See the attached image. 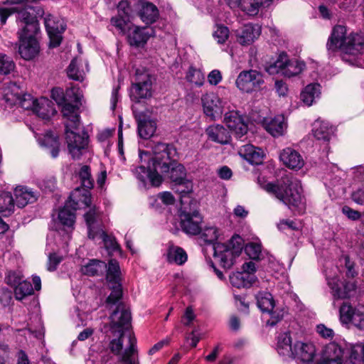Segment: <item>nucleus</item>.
<instances>
[{
	"label": "nucleus",
	"mask_w": 364,
	"mask_h": 364,
	"mask_svg": "<svg viewBox=\"0 0 364 364\" xmlns=\"http://www.w3.org/2000/svg\"><path fill=\"white\" fill-rule=\"evenodd\" d=\"M15 203L19 208H23L28 203H33L37 200V194L31 189L19 186L14 190Z\"/></svg>",
	"instance_id": "31"
},
{
	"label": "nucleus",
	"mask_w": 364,
	"mask_h": 364,
	"mask_svg": "<svg viewBox=\"0 0 364 364\" xmlns=\"http://www.w3.org/2000/svg\"><path fill=\"white\" fill-rule=\"evenodd\" d=\"M271 179L272 172L269 168L262 170L258 176L259 185L269 193H273V185Z\"/></svg>",
	"instance_id": "46"
},
{
	"label": "nucleus",
	"mask_w": 364,
	"mask_h": 364,
	"mask_svg": "<svg viewBox=\"0 0 364 364\" xmlns=\"http://www.w3.org/2000/svg\"><path fill=\"white\" fill-rule=\"evenodd\" d=\"M313 132L317 139L328 141L333 135L334 129L327 122L316 121L314 124Z\"/></svg>",
	"instance_id": "37"
},
{
	"label": "nucleus",
	"mask_w": 364,
	"mask_h": 364,
	"mask_svg": "<svg viewBox=\"0 0 364 364\" xmlns=\"http://www.w3.org/2000/svg\"><path fill=\"white\" fill-rule=\"evenodd\" d=\"M328 284L332 290L334 297L344 299L353 295L355 291L356 285L354 282L349 281L340 287L339 279L337 277L329 278L327 277Z\"/></svg>",
	"instance_id": "21"
},
{
	"label": "nucleus",
	"mask_w": 364,
	"mask_h": 364,
	"mask_svg": "<svg viewBox=\"0 0 364 364\" xmlns=\"http://www.w3.org/2000/svg\"><path fill=\"white\" fill-rule=\"evenodd\" d=\"M196 315L191 306L186 308L185 314L182 318V322L186 326H189L191 322L195 319Z\"/></svg>",
	"instance_id": "61"
},
{
	"label": "nucleus",
	"mask_w": 364,
	"mask_h": 364,
	"mask_svg": "<svg viewBox=\"0 0 364 364\" xmlns=\"http://www.w3.org/2000/svg\"><path fill=\"white\" fill-rule=\"evenodd\" d=\"M225 1L230 8L235 9L239 7L250 16L257 15L262 4V0H237V5L232 6L230 0Z\"/></svg>",
	"instance_id": "35"
},
{
	"label": "nucleus",
	"mask_w": 364,
	"mask_h": 364,
	"mask_svg": "<svg viewBox=\"0 0 364 364\" xmlns=\"http://www.w3.org/2000/svg\"><path fill=\"white\" fill-rule=\"evenodd\" d=\"M131 314L124 304L119 302L110 316V330L113 334L119 335L117 339L109 343L110 350L119 355L123 364H139L135 358L136 339L129 331Z\"/></svg>",
	"instance_id": "3"
},
{
	"label": "nucleus",
	"mask_w": 364,
	"mask_h": 364,
	"mask_svg": "<svg viewBox=\"0 0 364 364\" xmlns=\"http://www.w3.org/2000/svg\"><path fill=\"white\" fill-rule=\"evenodd\" d=\"M107 270V281L112 292L106 300L107 308H112L119 303L122 296V290L120 284V269L117 260L111 259L108 266L106 263L97 259H92L88 264L84 265L81 270L83 274L88 276H95L102 274Z\"/></svg>",
	"instance_id": "4"
},
{
	"label": "nucleus",
	"mask_w": 364,
	"mask_h": 364,
	"mask_svg": "<svg viewBox=\"0 0 364 364\" xmlns=\"http://www.w3.org/2000/svg\"><path fill=\"white\" fill-rule=\"evenodd\" d=\"M181 227L184 232L190 235H197L200 232V223L202 218L198 211L192 213L183 212L181 215Z\"/></svg>",
	"instance_id": "20"
},
{
	"label": "nucleus",
	"mask_w": 364,
	"mask_h": 364,
	"mask_svg": "<svg viewBox=\"0 0 364 364\" xmlns=\"http://www.w3.org/2000/svg\"><path fill=\"white\" fill-rule=\"evenodd\" d=\"M278 353L283 356H292L294 352V345H291L290 335L284 333L279 336L277 342Z\"/></svg>",
	"instance_id": "40"
},
{
	"label": "nucleus",
	"mask_w": 364,
	"mask_h": 364,
	"mask_svg": "<svg viewBox=\"0 0 364 364\" xmlns=\"http://www.w3.org/2000/svg\"><path fill=\"white\" fill-rule=\"evenodd\" d=\"M81 103H70L66 101L65 103L61 105L62 113L65 117L68 119V122L65 123V127L77 129L80 127L79 115L77 113V110L79 108V105Z\"/></svg>",
	"instance_id": "26"
},
{
	"label": "nucleus",
	"mask_w": 364,
	"mask_h": 364,
	"mask_svg": "<svg viewBox=\"0 0 364 364\" xmlns=\"http://www.w3.org/2000/svg\"><path fill=\"white\" fill-rule=\"evenodd\" d=\"M33 293V288L29 282L22 280L14 287V295L17 300H22Z\"/></svg>",
	"instance_id": "43"
},
{
	"label": "nucleus",
	"mask_w": 364,
	"mask_h": 364,
	"mask_svg": "<svg viewBox=\"0 0 364 364\" xmlns=\"http://www.w3.org/2000/svg\"><path fill=\"white\" fill-rule=\"evenodd\" d=\"M7 284L15 287L19 282L23 280V275L19 272L9 271L6 278Z\"/></svg>",
	"instance_id": "55"
},
{
	"label": "nucleus",
	"mask_w": 364,
	"mask_h": 364,
	"mask_svg": "<svg viewBox=\"0 0 364 364\" xmlns=\"http://www.w3.org/2000/svg\"><path fill=\"white\" fill-rule=\"evenodd\" d=\"M213 36L219 44H223L229 36V30L226 26L217 25L213 31Z\"/></svg>",
	"instance_id": "52"
},
{
	"label": "nucleus",
	"mask_w": 364,
	"mask_h": 364,
	"mask_svg": "<svg viewBox=\"0 0 364 364\" xmlns=\"http://www.w3.org/2000/svg\"><path fill=\"white\" fill-rule=\"evenodd\" d=\"M51 97L58 105H61L66 102L65 93L59 87L53 88L51 91Z\"/></svg>",
	"instance_id": "57"
},
{
	"label": "nucleus",
	"mask_w": 364,
	"mask_h": 364,
	"mask_svg": "<svg viewBox=\"0 0 364 364\" xmlns=\"http://www.w3.org/2000/svg\"><path fill=\"white\" fill-rule=\"evenodd\" d=\"M186 80L197 86H202L205 81V77L203 73L197 68L190 67L186 75Z\"/></svg>",
	"instance_id": "48"
},
{
	"label": "nucleus",
	"mask_w": 364,
	"mask_h": 364,
	"mask_svg": "<svg viewBox=\"0 0 364 364\" xmlns=\"http://www.w3.org/2000/svg\"><path fill=\"white\" fill-rule=\"evenodd\" d=\"M208 138L219 144H226L230 141L229 132L221 125H212L206 129Z\"/></svg>",
	"instance_id": "33"
},
{
	"label": "nucleus",
	"mask_w": 364,
	"mask_h": 364,
	"mask_svg": "<svg viewBox=\"0 0 364 364\" xmlns=\"http://www.w3.org/2000/svg\"><path fill=\"white\" fill-rule=\"evenodd\" d=\"M224 122L237 138L240 139L247 132V125L236 111H230L225 114Z\"/></svg>",
	"instance_id": "18"
},
{
	"label": "nucleus",
	"mask_w": 364,
	"mask_h": 364,
	"mask_svg": "<svg viewBox=\"0 0 364 364\" xmlns=\"http://www.w3.org/2000/svg\"><path fill=\"white\" fill-rule=\"evenodd\" d=\"M80 127L77 129L73 127H65V138L70 154L74 159H77L82 155V151L88 144V137L86 133L80 134Z\"/></svg>",
	"instance_id": "12"
},
{
	"label": "nucleus",
	"mask_w": 364,
	"mask_h": 364,
	"mask_svg": "<svg viewBox=\"0 0 364 364\" xmlns=\"http://www.w3.org/2000/svg\"><path fill=\"white\" fill-rule=\"evenodd\" d=\"M316 350L314 343L311 342L304 343L296 341L294 344L292 356L303 362L310 363L313 361L316 355Z\"/></svg>",
	"instance_id": "23"
},
{
	"label": "nucleus",
	"mask_w": 364,
	"mask_h": 364,
	"mask_svg": "<svg viewBox=\"0 0 364 364\" xmlns=\"http://www.w3.org/2000/svg\"><path fill=\"white\" fill-rule=\"evenodd\" d=\"M258 26L247 24L236 31L237 41L241 45H250L259 36Z\"/></svg>",
	"instance_id": "25"
},
{
	"label": "nucleus",
	"mask_w": 364,
	"mask_h": 364,
	"mask_svg": "<svg viewBox=\"0 0 364 364\" xmlns=\"http://www.w3.org/2000/svg\"><path fill=\"white\" fill-rule=\"evenodd\" d=\"M201 100L203 112L206 116L213 120L221 117L226 102L213 92L203 95Z\"/></svg>",
	"instance_id": "14"
},
{
	"label": "nucleus",
	"mask_w": 364,
	"mask_h": 364,
	"mask_svg": "<svg viewBox=\"0 0 364 364\" xmlns=\"http://www.w3.org/2000/svg\"><path fill=\"white\" fill-rule=\"evenodd\" d=\"M346 46L344 51L346 53L356 55L364 48V35L361 33H351L347 37Z\"/></svg>",
	"instance_id": "30"
},
{
	"label": "nucleus",
	"mask_w": 364,
	"mask_h": 364,
	"mask_svg": "<svg viewBox=\"0 0 364 364\" xmlns=\"http://www.w3.org/2000/svg\"><path fill=\"white\" fill-rule=\"evenodd\" d=\"M44 23L50 38V46L57 47L60 44L62 33L65 30V24L62 19L48 14L44 18Z\"/></svg>",
	"instance_id": "15"
},
{
	"label": "nucleus",
	"mask_w": 364,
	"mask_h": 364,
	"mask_svg": "<svg viewBox=\"0 0 364 364\" xmlns=\"http://www.w3.org/2000/svg\"><path fill=\"white\" fill-rule=\"evenodd\" d=\"M336 4L340 9L350 11L357 4V0H331Z\"/></svg>",
	"instance_id": "58"
},
{
	"label": "nucleus",
	"mask_w": 364,
	"mask_h": 364,
	"mask_svg": "<svg viewBox=\"0 0 364 364\" xmlns=\"http://www.w3.org/2000/svg\"><path fill=\"white\" fill-rule=\"evenodd\" d=\"M38 0H7L13 5L11 8H0V20L2 24L11 14H17L19 27L18 52L25 60L33 58L39 51V45L36 38L39 31L38 18L44 14L43 9L36 4Z\"/></svg>",
	"instance_id": "2"
},
{
	"label": "nucleus",
	"mask_w": 364,
	"mask_h": 364,
	"mask_svg": "<svg viewBox=\"0 0 364 364\" xmlns=\"http://www.w3.org/2000/svg\"><path fill=\"white\" fill-rule=\"evenodd\" d=\"M352 200L359 205H364V188H360L353 193Z\"/></svg>",
	"instance_id": "64"
},
{
	"label": "nucleus",
	"mask_w": 364,
	"mask_h": 364,
	"mask_svg": "<svg viewBox=\"0 0 364 364\" xmlns=\"http://www.w3.org/2000/svg\"><path fill=\"white\" fill-rule=\"evenodd\" d=\"M152 35V30L148 27H135L130 31L128 41L132 46H140L146 43Z\"/></svg>",
	"instance_id": "32"
},
{
	"label": "nucleus",
	"mask_w": 364,
	"mask_h": 364,
	"mask_svg": "<svg viewBox=\"0 0 364 364\" xmlns=\"http://www.w3.org/2000/svg\"><path fill=\"white\" fill-rule=\"evenodd\" d=\"M201 238L207 243L215 244V242L220 236V230L215 225H207L200 230Z\"/></svg>",
	"instance_id": "41"
},
{
	"label": "nucleus",
	"mask_w": 364,
	"mask_h": 364,
	"mask_svg": "<svg viewBox=\"0 0 364 364\" xmlns=\"http://www.w3.org/2000/svg\"><path fill=\"white\" fill-rule=\"evenodd\" d=\"M111 23L119 30L124 31L126 26L127 19L122 16H117L112 18Z\"/></svg>",
	"instance_id": "62"
},
{
	"label": "nucleus",
	"mask_w": 364,
	"mask_h": 364,
	"mask_svg": "<svg viewBox=\"0 0 364 364\" xmlns=\"http://www.w3.org/2000/svg\"><path fill=\"white\" fill-rule=\"evenodd\" d=\"M274 196L289 207L296 208L299 213L305 210V199L299 181L289 174H284L274 183Z\"/></svg>",
	"instance_id": "5"
},
{
	"label": "nucleus",
	"mask_w": 364,
	"mask_h": 364,
	"mask_svg": "<svg viewBox=\"0 0 364 364\" xmlns=\"http://www.w3.org/2000/svg\"><path fill=\"white\" fill-rule=\"evenodd\" d=\"M152 82L153 77L147 71L136 70L134 89L138 98L151 97Z\"/></svg>",
	"instance_id": "17"
},
{
	"label": "nucleus",
	"mask_w": 364,
	"mask_h": 364,
	"mask_svg": "<svg viewBox=\"0 0 364 364\" xmlns=\"http://www.w3.org/2000/svg\"><path fill=\"white\" fill-rule=\"evenodd\" d=\"M317 333L324 338H333L334 333L331 328H327L323 324H319L316 327Z\"/></svg>",
	"instance_id": "59"
},
{
	"label": "nucleus",
	"mask_w": 364,
	"mask_h": 364,
	"mask_svg": "<svg viewBox=\"0 0 364 364\" xmlns=\"http://www.w3.org/2000/svg\"><path fill=\"white\" fill-rule=\"evenodd\" d=\"M274 89L279 97H286L288 93L287 84L282 80H277L274 82Z\"/></svg>",
	"instance_id": "60"
},
{
	"label": "nucleus",
	"mask_w": 364,
	"mask_h": 364,
	"mask_svg": "<svg viewBox=\"0 0 364 364\" xmlns=\"http://www.w3.org/2000/svg\"><path fill=\"white\" fill-rule=\"evenodd\" d=\"M14 208V200L11 193L6 191L0 192V212L10 214Z\"/></svg>",
	"instance_id": "44"
},
{
	"label": "nucleus",
	"mask_w": 364,
	"mask_h": 364,
	"mask_svg": "<svg viewBox=\"0 0 364 364\" xmlns=\"http://www.w3.org/2000/svg\"><path fill=\"white\" fill-rule=\"evenodd\" d=\"M50 104L51 102L46 98H41L38 100L30 94L23 92L17 103L24 109L32 110L42 119H46L50 114L53 113Z\"/></svg>",
	"instance_id": "10"
},
{
	"label": "nucleus",
	"mask_w": 364,
	"mask_h": 364,
	"mask_svg": "<svg viewBox=\"0 0 364 364\" xmlns=\"http://www.w3.org/2000/svg\"><path fill=\"white\" fill-rule=\"evenodd\" d=\"M320 85L316 83L308 85L301 93V101L307 106H311L320 96Z\"/></svg>",
	"instance_id": "39"
},
{
	"label": "nucleus",
	"mask_w": 364,
	"mask_h": 364,
	"mask_svg": "<svg viewBox=\"0 0 364 364\" xmlns=\"http://www.w3.org/2000/svg\"><path fill=\"white\" fill-rule=\"evenodd\" d=\"M347 29L346 27L342 25H337L334 26L329 41L327 43V48L329 50L335 51L336 50H341L344 51V48L346 46V41H347Z\"/></svg>",
	"instance_id": "22"
},
{
	"label": "nucleus",
	"mask_w": 364,
	"mask_h": 364,
	"mask_svg": "<svg viewBox=\"0 0 364 364\" xmlns=\"http://www.w3.org/2000/svg\"><path fill=\"white\" fill-rule=\"evenodd\" d=\"M264 83L262 74L255 70H243L238 75L235 85L244 92H252L259 90Z\"/></svg>",
	"instance_id": "11"
},
{
	"label": "nucleus",
	"mask_w": 364,
	"mask_h": 364,
	"mask_svg": "<svg viewBox=\"0 0 364 364\" xmlns=\"http://www.w3.org/2000/svg\"><path fill=\"white\" fill-rule=\"evenodd\" d=\"M255 280V274L247 272H237L230 276V284L237 288H249Z\"/></svg>",
	"instance_id": "34"
},
{
	"label": "nucleus",
	"mask_w": 364,
	"mask_h": 364,
	"mask_svg": "<svg viewBox=\"0 0 364 364\" xmlns=\"http://www.w3.org/2000/svg\"><path fill=\"white\" fill-rule=\"evenodd\" d=\"M257 305L262 312V319L266 326H272L273 321V296L266 291H261L256 295Z\"/></svg>",
	"instance_id": "16"
},
{
	"label": "nucleus",
	"mask_w": 364,
	"mask_h": 364,
	"mask_svg": "<svg viewBox=\"0 0 364 364\" xmlns=\"http://www.w3.org/2000/svg\"><path fill=\"white\" fill-rule=\"evenodd\" d=\"M208 80L211 85H216L222 80V75L220 72L217 70L211 71L208 75Z\"/></svg>",
	"instance_id": "63"
},
{
	"label": "nucleus",
	"mask_w": 364,
	"mask_h": 364,
	"mask_svg": "<svg viewBox=\"0 0 364 364\" xmlns=\"http://www.w3.org/2000/svg\"><path fill=\"white\" fill-rule=\"evenodd\" d=\"M82 97V92L78 87H73L68 89L65 92L66 101L70 103H81Z\"/></svg>",
	"instance_id": "54"
},
{
	"label": "nucleus",
	"mask_w": 364,
	"mask_h": 364,
	"mask_svg": "<svg viewBox=\"0 0 364 364\" xmlns=\"http://www.w3.org/2000/svg\"><path fill=\"white\" fill-rule=\"evenodd\" d=\"M90 193L87 191L75 188L71 193L69 200L59 211L60 222L68 227L72 226L75 220V211L90 204Z\"/></svg>",
	"instance_id": "6"
},
{
	"label": "nucleus",
	"mask_w": 364,
	"mask_h": 364,
	"mask_svg": "<svg viewBox=\"0 0 364 364\" xmlns=\"http://www.w3.org/2000/svg\"><path fill=\"white\" fill-rule=\"evenodd\" d=\"M287 128V120L283 114L274 117V138L284 136Z\"/></svg>",
	"instance_id": "49"
},
{
	"label": "nucleus",
	"mask_w": 364,
	"mask_h": 364,
	"mask_svg": "<svg viewBox=\"0 0 364 364\" xmlns=\"http://www.w3.org/2000/svg\"><path fill=\"white\" fill-rule=\"evenodd\" d=\"M243 247L242 238L238 235L233 236L228 243L214 244L213 256L223 267L229 269L234 264Z\"/></svg>",
	"instance_id": "7"
},
{
	"label": "nucleus",
	"mask_w": 364,
	"mask_h": 364,
	"mask_svg": "<svg viewBox=\"0 0 364 364\" xmlns=\"http://www.w3.org/2000/svg\"><path fill=\"white\" fill-rule=\"evenodd\" d=\"M138 122V133L141 138L149 139L151 137L156 129V122L142 114L136 115Z\"/></svg>",
	"instance_id": "28"
},
{
	"label": "nucleus",
	"mask_w": 364,
	"mask_h": 364,
	"mask_svg": "<svg viewBox=\"0 0 364 364\" xmlns=\"http://www.w3.org/2000/svg\"><path fill=\"white\" fill-rule=\"evenodd\" d=\"M186 252L180 247L173 244L168 245L167 251V260L170 263H175L178 265L184 264L187 260Z\"/></svg>",
	"instance_id": "38"
},
{
	"label": "nucleus",
	"mask_w": 364,
	"mask_h": 364,
	"mask_svg": "<svg viewBox=\"0 0 364 364\" xmlns=\"http://www.w3.org/2000/svg\"><path fill=\"white\" fill-rule=\"evenodd\" d=\"M79 178L81 181L82 186L83 188H80V189L87 191L89 193V189L93 187V179L92 178L90 173V168L87 166H83L79 172Z\"/></svg>",
	"instance_id": "47"
},
{
	"label": "nucleus",
	"mask_w": 364,
	"mask_h": 364,
	"mask_svg": "<svg viewBox=\"0 0 364 364\" xmlns=\"http://www.w3.org/2000/svg\"><path fill=\"white\" fill-rule=\"evenodd\" d=\"M176 186V191L178 192L182 196L189 193L192 191L193 185L191 181L185 180L181 183H177Z\"/></svg>",
	"instance_id": "56"
},
{
	"label": "nucleus",
	"mask_w": 364,
	"mask_h": 364,
	"mask_svg": "<svg viewBox=\"0 0 364 364\" xmlns=\"http://www.w3.org/2000/svg\"><path fill=\"white\" fill-rule=\"evenodd\" d=\"M350 358L353 364L364 363V343L353 348Z\"/></svg>",
	"instance_id": "51"
},
{
	"label": "nucleus",
	"mask_w": 364,
	"mask_h": 364,
	"mask_svg": "<svg viewBox=\"0 0 364 364\" xmlns=\"http://www.w3.org/2000/svg\"><path fill=\"white\" fill-rule=\"evenodd\" d=\"M239 153L249 163L256 165L262 164L265 156V153L262 149L252 144L243 146Z\"/></svg>",
	"instance_id": "27"
},
{
	"label": "nucleus",
	"mask_w": 364,
	"mask_h": 364,
	"mask_svg": "<svg viewBox=\"0 0 364 364\" xmlns=\"http://www.w3.org/2000/svg\"><path fill=\"white\" fill-rule=\"evenodd\" d=\"M176 153L173 146L160 142L152 146V157L147 152L140 151L139 158L144 164L134 170L135 176L144 186L149 181L152 186H159L162 182L161 176L157 173L159 169L175 185L183 183L186 180V173L183 165L172 159Z\"/></svg>",
	"instance_id": "1"
},
{
	"label": "nucleus",
	"mask_w": 364,
	"mask_h": 364,
	"mask_svg": "<svg viewBox=\"0 0 364 364\" xmlns=\"http://www.w3.org/2000/svg\"><path fill=\"white\" fill-rule=\"evenodd\" d=\"M138 9L141 19L146 24L153 23L159 18V10L153 3L140 0L138 3Z\"/></svg>",
	"instance_id": "24"
},
{
	"label": "nucleus",
	"mask_w": 364,
	"mask_h": 364,
	"mask_svg": "<svg viewBox=\"0 0 364 364\" xmlns=\"http://www.w3.org/2000/svg\"><path fill=\"white\" fill-rule=\"evenodd\" d=\"M340 319L343 323H352L357 328L364 330V306H352L343 303L340 307Z\"/></svg>",
	"instance_id": "13"
},
{
	"label": "nucleus",
	"mask_w": 364,
	"mask_h": 364,
	"mask_svg": "<svg viewBox=\"0 0 364 364\" xmlns=\"http://www.w3.org/2000/svg\"><path fill=\"white\" fill-rule=\"evenodd\" d=\"M245 251L250 258L257 259L259 258V255L262 252V247L259 243L249 242L246 245Z\"/></svg>",
	"instance_id": "53"
},
{
	"label": "nucleus",
	"mask_w": 364,
	"mask_h": 364,
	"mask_svg": "<svg viewBox=\"0 0 364 364\" xmlns=\"http://www.w3.org/2000/svg\"><path fill=\"white\" fill-rule=\"evenodd\" d=\"M39 144L50 153L52 157L56 158L58 156L60 143L58 136L53 132L46 133L43 137L39 139Z\"/></svg>",
	"instance_id": "36"
},
{
	"label": "nucleus",
	"mask_w": 364,
	"mask_h": 364,
	"mask_svg": "<svg viewBox=\"0 0 364 364\" xmlns=\"http://www.w3.org/2000/svg\"><path fill=\"white\" fill-rule=\"evenodd\" d=\"M97 213L96 210L91 209L85 215V221L88 228V237L90 239L100 237L102 239L105 248L109 252L119 250V246L114 237L107 235L102 229L96 228L95 223Z\"/></svg>",
	"instance_id": "8"
},
{
	"label": "nucleus",
	"mask_w": 364,
	"mask_h": 364,
	"mask_svg": "<svg viewBox=\"0 0 364 364\" xmlns=\"http://www.w3.org/2000/svg\"><path fill=\"white\" fill-rule=\"evenodd\" d=\"M279 159L284 166L292 170H299L304 165L302 156L291 147L282 149L279 154Z\"/></svg>",
	"instance_id": "19"
},
{
	"label": "nucleus",
	"mask_w": 364,
	"mask_h": 364,
	"mask_svg": "<svg viewBox=\"0 0 364 364\" xmlns=\"http://www.w3.org/2000/svg\"><path fill=\"white\" fill-rule=\"evenodd\" d=\"M305 64L297 60L290 59L285 52L280 53L274 60V75L291 77L300 74Z\"/></svg>",
	"instance_id": "9"
},
{
	"label": "nucleus",
	"mask_w": 364,
	"mask_h": 364,
	"mask_svg": "<svg viewBox=\"0 0 364 364\" xmlns=\"http://www.w3.org/2000/svg\"><path fill=\"white\" fill-rule=\"evenodd\" d=\"M23 91L16 82L6 84L2 89L3 98L9 106L16 105Z\"/></svg>",
	"instance_id": "29"
},
{
	"label": "nucleus",
	"mask_w": 364,
	"mask_h": 364,
	"mask_svg": "<svg viewBox=\"0 0 364 364\" xmlns=\"http://www.w3.org/2000/svg\"><path fill=\"white\" fill-rule=\"evenodd\" d=\"M54 237H48L47 240V248L48 262V269L49 271H53L56 269L58 264L61 262L62 257L56 255L55 252H53L55 250L51 247L54 242Z\"/></svg>",
	"instance_id": "42"
},
{
	"label": "nucleus",
	"mask_w": 364,
	"mask_h": 364,
	"mask_svg": "<svg viewBox=\"0 0 364 364\" xmlns=\"http://www.w3.org/2000/svg\"><path fill=\"white\" fill-rule=\"evenodd\" d=\"M68 76L74 80L82 81L85 72L80 68V62L77 58H74L70 63L67 70Z\"/></svg>",
	"instance_id": "45"
},
{
	"label": "nucleus",
	"mask_w": 364,
	"mask_h": 364,
	"mask_svg": "<svg viewBox=\"0 0 364 364\" xmlns=\"http://www.w3.org/2000/svg\"><path fill=\"white\" fill-rule=\"evenodd\" d=\"M15 68L14 61L4 53H0V74L8 75Z\"/></svg>",
	"instance_id": "50"
}]
</instances>
